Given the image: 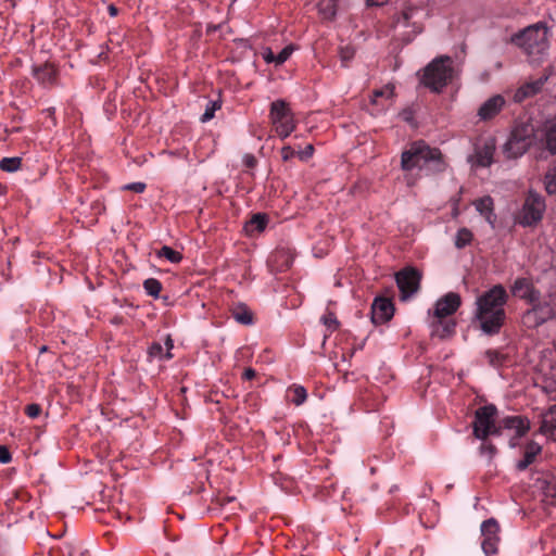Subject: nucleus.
Returning <instances> with one entry per match:
<instances>
[{
    "label": "nucleus",
    "mask_w": 556,
    "mask_h": 556,
    "mask_svg": "<svg viewBox=\"0 0 556 556\" xmlns=\"http://www.w3.org/2000/svg\"><path fill=\"white\" fill-rule=\"evenodd\" d=\"M540 431L547 439L556 441V405L542 415Z\"/></svg>",
    "instance_id": "16"
},
{
    "label": "nucleus",
    "mask_w": 556,
    "mask_h": 556,
    "mask_svg": "<svg viewBox=\"0 0 556 556\" xmlns=\"http://www.w3.org/2000/svg\"><path fill=\"white\" fill-rule=\"evenodd\" d=\"M62 556H89L80 542H65L61 547Z\"/></svg>",
    "instance_id": "26"
},
{
    "label": "nucleus",
    "mask_w": 556,
    "mask_h": 556,
    "mask_svg": "<svg viewBox=\"0 0 556 556\" xmlns=\"http://www.w3.org/2000/svg\"><path fill=\"white\" fill-rule=\"evenodd\" d=\"M544 184L547 193H556V166L546 173Z\"/></svg>",
    "instance_id": "30"
},
{
    "label": "nucleus",
    "mask_w": 556,
    "mask_h": 556,
    "mask_svg": "<svg viewBox=\"0 0 556 556\" xmlns=\"http://www.w3.org/2000/svg\"><path fill=\"white\" fill-rule=\"evenodd\" d=\"M513 40L528 54L541 55L548 48V29L543 24H536L516 35Z\"/></svg>",
    "instance_id": "5"
},
{
    "label": "nucleus",
    "mask_w": 556,
    "mask_h": 556,
    "mask_svg": "<svg viewBox=\"0 0 556 556\" xmlns=\"http://www.w3.org/2000/svg\"><path fill=\"white\" fill-rule=\"evenodd\" d=\"M268 223V217L266 214L257 213L254 214L249 222L245 223L244 231L249 236H255L266 228Z\"/></svg>",
    "instance_id": "22"
},
{
    "label": "nucleus",
    "mask_w": 556,
    "mask_h": 556,
    "mask_svg": "<svg viewBox=\"0 0 556 556\" xmlns=\"http://www.w3.org/2000/svg\"><path fill=\"white\" fill-rule=\"evenodd\" d=\"M539 134L531 124H517L508 140L503 147V153L507 159H517L523 155L529 149L539 150Z\"/></svg>",
    "instance_id": "2"
},
{
    "label": "nucleus",
    "mask_w": 556,
    "mask_h": 556,
    "mask_svg": "<svg viewBox=\"0 0 556 556\" xmlns=\"http://www.w3.org/2000/svg\"><path fill=\"white\" fill-rule=\"evenodd\" d=\"M109 12H110V14H111L112 16H115V15L117 14V10H116V8H115V7H113V5H111V7L109 8Z\"/></svg>",
    "instance_id": "51"
},
{
    "label": "nucleus",
    "mask_w": 556,
    "mask_h": 556,
    "mask_svg": "<svg viewBox=\"0 0 556 556\" xmlns=\"http://www.w3.org/2000/svg\"><path fill=\"white\" fill-rule=\"evenodd\" d=\"M156 255L159 257H164L170 263H179L182 260V255L180 252L172 249L170 247L164 245L161 250L157 251Z\"/></svg>",
    "instance_id": "28"
},
{
    "label": "nucleus",
    "mask_w": 556,
    "mask_h": 556,
    "mask_svg": "<svg viewBox=\"0 0 556 556\" xmlns=\"http://www.w3.org/2000/svg\"><path fill=\"white\" fill-rule=\"evenodd\" d=\"M340 0H316L318 14L323 20H332L339 7Z\"/></svg>",
    "instance_id": "23"
},
{
    "label": "nucleus",
    "mask_w": 556,
    "mask_h": 556,
    "mask_svg": "<svg viewBox=\"0 0 556 556\" xmlns=\"http://www.w3.org/2000/svg\"><path fill=\"white\" fill-rule=\"evenodd\" d=\"M546 77L539 78L534 81L527 83L526 85L521 86L514 94V100L516 102H521L525 99L534 96L536 92H539L545 83Z\"/></svg>",
    "instance_id": "21"
},
{
    "label": "nucleus",
    "mask_w": 556,
    "mask_h": 556,
    "mask_svg": "<svg viewBox=\"0 0 556 556\" xmlns=\"http://www.w3.org/2000/svg\"><path fill=\"white\" fill-rule=\"evenodd\" d=\"M482 448L488 450L491 454L494 453V447L492 445H483Z\"/></svg>",
    "instance_id": "52"
},
{
    "label": "nucleus",
    "mask_w": 556,
    "mask_h": 556,
    "mask_svg": "<svg viewBox=\"0 0 556 556\" xmlns=\"http://www.w3.org/2000/svg\"><path fill=\"white\" fill-rule=\"evenodd\" d=\"M403 301L408 300L419 289L420 274L414 268H405L395 276Z\"/></svg>",
    "instance_id": "9"
},
{
    "label": "nucleus",
    "mask_w": 556,
    "mask_h": 556,
    "mask_svg": "<svg viewBox=\"0 0 556 556\" xmlns=\"http://www.w3.org/2000/svg\"><path fill=\"white\" fill-rule=\"evenodd\" d=\"M235 318L241 325H252L254 323V315H235Z\"/></svg>",
    "instance_id": "43"
},
{
    "label": "nucleus",
    "mask_w": 556,
    "mask_h": 556,
    "mask_svg": "<svg viewBox=\"0 0 556 556\" xmlns=\"http://www.w3.org/2000/svg\"><path fill=\"white\" fill-rule=\"evenodd\" d=\"M293 393L292 402L295 405H301L306 401L307 393L306 390L302 386H295L291 389Z\"/></svg>",
    "instance_id": "33"
},
{
    "label": "nucleus",
    "mask_w": 556,
    "mask_h": 556,
    "mask_svg": "<svg viewBox=\"0 0 556 556\" xmlns=\"http://www.w3.org/2000/svg\"><path fill=\"white\" fill-rule=\"evenodd\" d=\"M394 97V86L388 84L383 86L381 89L375 90L372 93L371 102L374 104H380L382 106L391 103Z\"/></svg>",
    "instance_id": "25"
},
{
    "label": "nucleus",
    "mask_w": 556,
    "mask_h": 556,
    "mask_svg": "<svg viewBox=\"0 0 556 556\" xmlns=\"http://www.w3.org/2000/svg\"><path fill=\"white\" fill-rule=\"evenodd\" d=\"M319 321L330 332L336 330L339 326V321L334 315H323Z\"/></svg>",
    "instance_id": "35"
},
{
    "label": "nucleus",
    "mask_w": 556,
    "mask_h": 556,
    "mask_svg": "<svg viewBox=\"0 0 556 556\" xmlns=\"http://www.w3.org/2000/svg\"><path fill=\"white\" fill-rule=\"evenodd\" d=\"M459 305V295L454 292H450L437 301L434 313H455Z\"/></svg>",
    "instance_id": "19"
},
{
    "label": "nucleus",
    "mask_w": 556,
    "mask_h": 556,
    "mask_svg": "<svg viewBox=\"0 0 556 556\" xmlns=\"http://www.w3.org/2000/svg\"><path fill=\"white\" fill-rule=\"evenodd\" d=\"M508 299L506 290L497 285L477 299L478 313H503Z\"/></svg>",
    "instance_id": "8"
},
{
    "label": "nucleus",
    "mask_w": 556,
    "mask_h": 556,
    "mask_svg": "<svg viewBox=\"0 0 556 556\" xmlns=\"http://www.w3.org/2000/svg\"><path fill=\"white\" fill-rule=\"evenodd\" d=\"M146 292L151 296H157L161 291V283L154 278H149L143 282Z\"/></svg>",
    "instance_id": "32"
},
{
    "label": "nucleus",
    "mask_w": 556,
    "mask_h": 556,
    "mask_svg": "<svg viewBox=\"0 0 556 556\" xmlns=\"http://www.w3.org/2000/svg\"><path fill=\"white\" fill-rule=\"evenodd\" d=\"M269 119L278 137L286 139L296 127L294 115L288 103L283 100H276L270 105Z\"/></svg>",
    "instance_id": "6"
},
{
    "label": "nucleus",
    "mask_w": 556,
    "mask_h": 556,
    "mask_svg": "<svg viewBox=\"0 0 556 556\" xmlns=\"http://www.w3.org/2000/svg\"><path fill=\"white\" fill-rule=\"evenodd\" d=\"M112 323H113V324H117V323H118L117 317L113 318V319H112Z\"/></svg>",
    "instance_id": "55"
},
{
    "label": "nucleus",
    "mask_w": 556,
    "mask_h": 556,
    "mask_svg": "<svg viewBox=\"0 0 556 556\" xmlns=\"http://www.w3.org/2000/svg\"><path fill=\"white\" fill-rule=\"evenodd\" d=\"M124 188L127 189V190H131L134 192H137V193H141L146 189V184H143V182H131V184L126 185Z\"/></svg>",
    "instance_id": "42"
},
{
    "label": "nucleus",
    "mask_w": 556,
    "mask_h": 556,
    "mask_svg": "<svg viewBox=\"0 0 556 556\" xmlns=\"http://www.w3.org/2000/svg\"><path fill=\"white\" fill-rule=\"evenodd\" d=\"M12 459L11 453L7 446L0 445V463L9 464Z\"/></svg>",
    "instance_id": "41"
},
{
    "label": "nucleus",
    "mask_w": 556,
    "mask_h": 556,
    "mask_svg": "<svg viewBox=\"0 0 556 556\" xmlns=\"http://www.w3.org/2000/svg\"><path fill=\"white\" fill-rule=\"evenodd\" d=\"M539 150H547L549 153H556V115L546 119L539 128Z\"/></svg>",
    "instance_id": "10"
},
{
    "label": "nucleus",
    "mask_w": 556,
    "mask_h": 556,
    "mask_svg": "<svg viewBox=\"0 0 556 556\" xmlns=\"http://www.w3.org/2000/svg\"><path fill=\"white\" fill-rule=\"evenodd\" d=\"M416 13L417 10L412 8L404 10L396 21V26H408L410 18H413Z\"/></svg>",
    "instance_id": "34"
},
{
    "label": "nucleus",
    "mask_w": 556,
    "mask_h": 556,
    "mask_svg": "<svg viewBox=\"0 0 556 556\" xmlns=\"http://www.w3.org/2000/svg\"><path fill=\"white\" fill-rule=\"evenodd\" d=\"M243 162L247 166L253 167L256 163V160L253 155L248 154V155H244Z\"/></svg>",
    "instance_id": "47"
},
{
    "label": "nucleus",
    "mask_w": 556,
    "mask_h": 556,
    "mask_svg": "<svg viewBox=\"0 0 556 556\" xmlns=\"http://www.w3.org/2000/svg\"><path fill=\"white\" fill-rule=\"evenodd\" d=\"M473 205L477 212L484 217V219L494 227L495 224V215H494V204L491 197L486 195L480 198L473 202Z\"/></svg>",
    "instance_id": "20"
},
{
    "label": "nucleus",
    "mask_w": 556,
    "mask_h": 556,
    "mask_svg": "<svg viewBox=\"0 0 556 556\" xmlns=\"http://www.w3.org/2000/svg\"><path fill=\"white\" fill-rule=\"evenodd\" d=\"M262 56L266 63H275L276 64V54L271 51L270 48H264L262 50Z\"/></svg>",
    "instance_id": "40"
},
{
    "label": "nucleus",
    "mask_w": 556,
    "mask_h": 556,
    "mask_svg": "<svg viewBox=\"0 0 556 556\" xmlns=\"http://www.w3.org/2000/svg\"><path fill=\"white\" fill-rule=\"evenodd\" d=\"M500 526L495 519L491 518L482 522L481 533L483 536L482 549L486 555H493L497 552Z\"/></svg>",
    "instance_id": "11"
},
{
    "label": "nucleus",
    "mask_w": 556,
    "mask_h": 556,
    "mask_svg": "<svg viewBox=\"0 0 556 556\" xmlns=\"http://www.w3.org/2000/svg\"><path fill=\"white\" fill-rule=\"evenodd\" d=\"M46 350H47V348H46V346H42V348L40 349V351H41V352H43V351H46Z\"/></svg>",
    "instance_id": "56"
},
{
    "label": "nucleus",
    "mask_w": 556,
    "mask_h": 556,
    "mask_svg": "<svg viewBox=\"0 0 556 556\" xmlns=\"http://www.w3.org/2000/svg\"><path fill=\"white\" fill-rule=\"evenodd\" d=\"M20 165L21 160L18 157H4L0 161V168L9 173L17 170Z\"/></svg>",
    "instance_id": "31"
},
{
    "label": "nucleus",
    "mask_w": 556,
    "mask_h": 556,
    "mask_svg": "<svg viewBox=\"0 0 556 556\" xmlns=\"http://www.w3.org/2000/svg\"><path fill=\"white\" fill-rule=\"evenodd\" d=\"M393 315H369L370 321L374 325L387 324L391 320Z\"/></svg>",
    "instance_id": "38"
},
{
    "label": "nucleus",
    "mask_w": 556,
    "mask_h": 556,
    "mask_svg": "<svg viewBox=\"0 0 556 556\" xmlns=\"http://www.w3.org/2000/svg\"><path fill=\"white\" fill-rule=\"evenodd\" d=\"M220 105L217 102H210L205 109V112L201 116V122L205 123L213 118L216 110H218Z\"/></svg>",
    "instance_id": "37"
},
{
    "label": "nucleus",
    "mask_w": 556,
    "mask_h": 556,
    "mask_svg": "<svg viewBox=\"0 0 556 556\" xmlns=\"http://www.w3.org/2000/svg\"><path fill=\"white\" fill-rule=\"evenodd\" d=\"M453 315H431L429 325L431 333L439 338L448 337L454 332L455 321Z\"/></svg>",
    "instance_id": "14"
},
{
    "label": "nucleus",
    "mask_w": 556,
    "mask_h": 556,
    "mask_svg": "<svg viewBox=\"0 0 556 556\" xmlns=\"http://www.w3.org/2000/svg\"><path fill=\"white\" fill-rule=\"evenodd\" d=\"M511 292L514 295L526 299L531 303L538 300L531 281L526 278H518L511 287Z\"/></svg>",
    "instance_id": "17"
},
{
    "label": "nucleus",
    "mask_w": 556,
    "mask_h": 556,
    "mask_svg": "<svg viewBox=\"0 0 556 556\" xmlns=\"http://www.w3.org/2000/svg\"><path fill=\"white\" fill-rule=\"evenodd\" d=\"M370 5H382L387 2V0H367Z\"/></svg>",
    "instance_id": "50"
},
{
    "label": "nucleus",
    "mask_w": 556,
    "mask_h": 556,
    "mask_svg": "<svg viewBox=\"0 0 556 556\" xmlns=\"http://www.w3.org/2000/svg\"><path fill=\"white\" fill-rule=\"evenodd\" d=\"M506 101L503 96L495 94L491 98H489L486 101H484L479 110H478V116L482 121H488L496 116L502 109L504 108Z\"/></svg>",
    "instance_id": "15"
},
{
    "label": "nucleus",
    "mask_w": 556,
    "mask_h": 556,
    "mask_svg": "<svg viewBox=\"0 0 556 556\" xmlns=\"http://www.w3.org/2000/svg\"><path fill=\"white\" fill-rule=\"evenodd\" d=\"M545 208L544 198L536 191L530 190L516 215V220L525 227L534 226L542 219Z\"/></svg>",
    "instance_id": "7"
},
{
    "label": "nucleus",
    "mask_w": 556,
    "mask_h": 556,
    "mask_svg": "<svg viewBox=\"0 0 556 556\" xmlns=\"http://www.w3.org/2000/svg\"><path fill=\"white\" fill-rule=\"evenodd\" d=\"M495 151V141L492 138L484 140L476 147L475 154L471 156L473 165L486 167L493 162Z\"/></svg>",
    "instance_id": "12"
},
{
    "label": "nucleus",
    "mask_w": 556,
    "mask_h": 556,
    "mask_svg": "<svg viewBox=\"0 0 556 556\" xmlns=\"http://www.w3.org/2000/svg\"><path fill=\"white\" fill-rule=\"evenodd\" d=\"M295 155V151L289 147V146H286L281 149V156H282V160L283 161H289L290 159H292L293 156Z\"/></svg>",
    "instance_id": "45"
},
{
    "label": "nucleus",
    "mask_w": 556,
    "mask_h": 556,
    "mask_svg": "<svg viewBox=\"0 0 556 556\" xmlns=\"http://www.w3.org/2000/svg\"><path fill=\"white\" fill-rule=\"evenodd\" d=\"M440 162V153L424 142H415L402 153L401 167L406 173L430 170L432 164Z\"/></svg>",
    "instance_id": "3"
},
{
    "label": "nucleus",
    "mask_w": 556,
    "mask_h": 556,
    "mask_svg": "<svg viewBox=\"0 0 556 556\" xmlns=\"http://www.w3.org/2000/svg\"><path fill=\"white\" fill-rule=\"evenodd\" d=\"M513 431L517 438L525 435L530 429L528 419L520 416L506 417L496 426V408L486 405L476 410L473 421V434L479 440H485L489 435L501 434V429Z\"/></svg>",
    "instance_id": "1"
},
{
    "label": "nucleus",
    "mask_w": 556,
    "mask_h": 556,
    "mask_svg": "<svg viewBox=\"0 0 556 556\" xmlns=\"http://www.w3.org/2000/svg\"><path fill=\"white\" fill-rule=\"evenodd\" d=\"M509 445H510V447H515L516 446V442L511 439L510 442H509Z\"/></svg>",
    "instance_id": "53"
},
{
    "label": "nucleus",
    "mask_w": 556,
    "mask_h": 556,
    "mask_svg": "<svg viewBox=\"0 0 556 556\" xmlns=\"http://www.w3.org/2000/svg\"><path fill=\"white\" fill-rule=\"evenodd\" d=\"M173 348H174V343H173V340L170 339V337H167L165 340V350H166L165 352H164V348L161 343L154 342L151 344V346L148 350L149 359L150 361L170 359L173 357V355L170 353Z\"/></svg>",
    "instance_id": "18"
},
{
    "label": "nucleus",
    "mask_w": 556,
    "mask_h": 556,
    "mask_svg": "<svg viewBox=\"0 0 556 556\" xmlns=\"http://www.w3.org/2000/svg\"><path fill=\"white\" fill-rule=\"evenodd\" d=\"M455 71L450 56L434 59L424 71L421 83L432 91H441L454 77Z\"/></svg>",
    "instance_id": "4"
},
{
    "label": "nucleus",
    "mask_w": 556,
    "mask_h": 556,
    "mask_svg": "<svg viewBox=\"0 0 556 556\" xmlns=\"http://www.w3.org/2000/svg\"><path fill=\"white\" fill-rule=\"evenodd\" d=\"M294 51V46L292 45H289L287 47H285L277 55H276V65H280L282 63H285L290 56L291 54L293 53Z\"/></svg>",
    "instance_id": "36"
},
{
    "label": "nucleus",
    "mask_w": 556,
    "mask_h": 556,
    "mask_svg": "<svg viewBox=\"0 0 556 556\" xmlns=\"http://www.w3.org/2000/svg\"><path fill=\"white\" fill-rule=\"evenodd\" d=\"M372 313H388L394 311L392 301L387 296H378L375 299L372 305Z\"/></svg>",
    "instance_id": "27"
},
{
    "label": "nucleus",
    "mask_w": 556,
    "mask_h": 556,
    "mask_svg": "<svg viewBox=\"0 0 556 556\" xmlns=\"http://www.w3.org/2000/svg\"><path fill=\"white\" fill-rule=\"evenodd\" d=\"M41 407L38 404H29L26 407V414L30 418H36L40 415Z\"/></svg>",
    "instance_id": "39"
},
{
    "label": "nucleus",
    "mask_w": 556,
    "mask_h": 556,
    "mask_svg": "<svg viewBox=\"0 0 556 556\" xmlns=\"http://www.w3.org/2000/svg\"><path fill=\"white\" fill-rule=\"evenodd\" d=\"M503 325V315H475L471 327L485 334L496 333Z\"/></svg>",
    "instance_id": "13"
},
{
    "label": "nucleus",
    "mask_w": 556,
    "mask_h": 556,
    "mask_svg": "<svg viewBox=\"0 0 556 556\" xmlns=\"http://www.w3.org/2000/svg\"><path fill=\"white\" fill-rule=\"evenodd\" d=\"M233 313H242V314H245L248 313V307L245 306L244 303H239L238 304V307L236 308V311Z\"/></svg>",
    "instance_id": "49"
},
{
    "label": "nucleus",
    "mask_w": 556,
    "mask_h": 556,
    "mask_svg": "<svg viewBox=\"0 0 556 556\" xmlns=\"http://www.w3.org/2000/svg\"><path fill=\"white\" fill-rule=\"evenodd\" d=\"M472 240V232L467 228H460L455 236V247L463 249Z\"/></svg>",
    "instance_id": "29"
},
{
    "label": "nucleus",
    "mask_w": 556,
    "mask_h": 556,
    "mask_svg": "<svg viewBox=\"0 0 556 556\" xmlns=\"http://www.w3.org/2000/svg\"><path fill=\"white\" fill-rule=\"evenodd\" d=\"M453 215H454V216H457V215H458V211H457L456 208H454V211H453Z\"/></svg>",
    "instance_id": "54"
},
{
    "label": "nucleus",
    "mask_w": 556,
    "mask_h": 556,
    "mask_svg": "<svg viewBox=\"0 0 556 556\" xmlns=\"http://www.w3.org/2000/svg\"><path fill=\"white\" fill-rule=\"evenodd\" d=\"M354 55V51L351 48H342L340 51V58L343 63L350 61Z\"/></svg>",
    "instance_id": "44"
},
{
    "label": "nucleus",
    "mask_w": 556,
    "mask_h": 556,
    "mask_svg": "<svg viewBox=\"0 0 556 556\" xmlns=\"http://www.w3.org/2000/svg\"><path fill=\"white\" fill-rule=\"evenodd\" d=\"M541 451L542 447L539 443L533 441L528 443L526 446L523 458L517 463V468L519 470H525L526 468H528V466L534 462L535 457L541 453Z\"/></svg>",
    "instance_id": "24"
},
{
    "label": "nucleus",
    "mask_w": 556,
    "mask_h": 556,
    "mask_svg": "<svg viewBox=\"0 0 556 556\" xmlns=\"http://www.w3.org/2000/svg\"><path fill=\"white\" fill-rule=\"evenodd\" d=\"M255 377V370L252 369V368H247L244 371H243V378L247 379V380H250L252 378Z\"/></svg>",
    "instance_id": "48"
},
{
    "label": "nucleus",
    "mask_w": 556,
    "mask_h": 556,
    "mask_svg": "<svg viewBox=\"0 0 556 556\" xmlns=\"http://www.w3.org/2000/svg\"><path fill=\"white\" fill-rule=\"evenodd\" d=\"M313 152H314V148L312 144H308L305 147V149L301 152H299V157L301 160H307L308 157H311L313 155Z\"/></svg>",
    "instance_id": "46"
}]
</instances>
